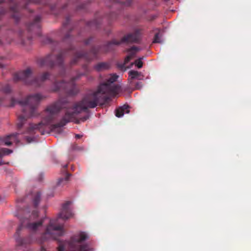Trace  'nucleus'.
I'll return each instance as SVG.
<instances>
[{
	"label": "nucleus",
	"mask_w": 251,
	"mask_h": 251,
	"mask_svg": "<svg viewBox=\"0 0 251 251\" xmlns=\"http://www.w3.org/2000/svg\"><path fill=\"white\" fill-rule=\"evenodd\" d=\"M92 39H93V38L90 37H89V38L86 39L85 41H84V44L85 45H89L91 42L92 41Z\"/></svg>",
	"instance_id": "obj_30"
},
{
	"label": "nucleus",
	"mask_w": 251,
	"mask_h": 251,
	"mask_svg": "<svg viewBox=\"0 0 251 251\" xmlns=\"http://www.w3.org/2000/svg\"><path fill=\"white\" fill-rule=\"evenodd\" d=\"M82 68L84 72L82 73L77 71L75 76L72 77L68 82L64 80L60 81L55 80L51 87V91L54 92H62L68 96L76 95L78 93V89L75 83V81L79 79L83 75H87L90 72L87 65H83Z\"/></svg>",
	"instance_id": "obj_5"
},
{
	"label": "nucleus",
	"mask_w": 251,
	"mask_h": 251,
	"mask_svg": "<svg viewBox=\"0 0 251 251\" xmlns=\"http://www.w3.org/2000/svg\"><path fill=\"white\" fill-rule=\"evenodd\" d=\"M18 133H13L6 136L5 137L1 138L0 140V145H5L9 146L12 144V141L16 139Z\"/></svg>",
	"instance_id": "obj_15"
},
{
	"label": "nucleus",
	"mask_w": 251,
	"mask_h": 251,
	"mask_svg": "<svg viewBox=\"0 0 251 251\" xmlns=\"http://www.w3.org/2000/svg\"><path fill=\"white\" fill-rule=\"evenodd\" d=\"M19 35L21 38L22 40V44L24 45H25L27 44L28 43H26V42L23 38V31L22 30H20L19 32Z\"/></svg>",
	"instance_id": "obj_28"
},
{
	"label": "nucleus",
	"mask_w": 251,
	"mask_h": 251,
	"mask_svg": "<svg viewBox=\"0 0 251 251\" xmlns=\"http://www.w3.org/2000/svg\"><path fill=\"white\" fill-rule=\"evenodd\" d=\"M129 108V106L126 104L118 107L116 109L115 115L120 118L123 116L125 113H129L130 111Z\"/></svg>",
	"instance_id": "obj_16"
},
{
	"label": "nucleus",
	"mask_w": 251,
	"mask_h": 251,
	"mask_svg": "<svg viewBox=\"0 0 251 251\" xmlns=\"http://www.w3.org/2000/svg\"><path fill=\"white\" fill-rule=\"evenodd\" d=\"M30 40H31V38H30V37H28L27 38V41L29 42V43H30Z\"/></svg>",
	"instance_id": "obj_37"
},
{
	"label": "nucleus",
	"mask_w": 251,
	"mask_h": 251,
	"mask_svg": "<svg viewBox=\"0 0 251 251\" xmlns=\"http://www.w3.org/2000/svg\"><path fill=\"white\" fill-rule=\"evenodd\" d=\"M142 59L143 58H140L135 61L134 64L138 68H141L143 66Z\"/></svg>",
	"instance_id": "obj_25"
},
{
	"label": "nucleus",
	"mask_w": 251,
	"mask_h": 251,
	"mask_svg": "<svg viewBox=\"0 0 251 251\" xmlns=\"http://www.w3.org/2000/svg\"><path fill=\"white\" fill-rule=\"evenodd\" d=\"M1 91L5 94H9L11 92V86L9 84H5L2 87Z\"/></svg>",
	"instance_id": "obj_24"
},
{
	"label": "nucleus",
	"mask_w": 251,
	"mask_h": 251,
	"mask_svg": "<svg viewBox=\"0 0 251 251\" xmlns=\"http://www.w3.org/2000/svg\"><path fill=\"white\" fill-rule=\"evenodd\" d=\"M71 203V202L70 201L64 203L62 205L61 212L58 214V217L55 219L50 220L45 232L41 235V239L38 240L39 243L42 244L48 239H56L57 237L63 235L64 225L59 223L58 221L59 219L66 220L73 217V214L69 208Z\"/></svg>",
	"instance_id": "obj_4"
},
{
	"label": "nucleus",
	"mask_w": 251,
	"mask_h": 251,
	"mask_svg": "<svg viewBox=\"0 0 251 251\" xmlns=\"http://www.w3.org/2000/svg\"><path fill=\"white\" fill-rule=\"evenodd\" d=\"M68 166L67 164H66L63 167V170L62 171V173L64 174L63 177H60L58 179V180L57 182V186H63L66 185L69 181V177L71 176V174L67 172L66 171V169Z\"/></svg>",
	"instance_id": "obj_13"
},
{
	"label": "nucleus",
	"mask_w": 251,
	"mask_h": 251,
	"mask_svg": "<svg viewBox=\"0 0 251 251\" xmlns=\"http://www.w3.org/2000/svg\"><path fill=\"white\" fill-rule=\"evenodd\" d=\"M6 12L5 9L0 6V19H1L2 15Z\"/></svg>",
	"instance_id": "obj_31"
},
{
	"label": "nucleus",
	"mask_w": 251,
	"mask_h": 251,
	"mask_svg": "<svg viewBox=\"0 0 251 251\" xmlns=\"http://www.w3.org/2000/svg\"><path fill=\"white\" fill-rule=\"evenodd\" d=\"M31 70L27 68L25 70L15 73L13 76L14 81L17 82L23 81L25 83L31 85L35 87H39L50 76V74L48 72H45L41 75L33 78L31 75Z\"/></svg>",
	"instance_id": "obj_7"
},
{
	"label": "nucleus",
	"mask_w": 251,
	"mask_h": 251,
	"mask_svg": "<svg viewBox=\"0 0 251 251\" xmlns=\"http://www.w3.org/2000/svg\"><path fill=\"white\" fill-rule=\"evenodd\" d=\"M100 24V20L98 19H94L93 21H90L89 22H88V25L91 27H95L96 28H98Z\"/></svg>",
	"instance_id": "obj_23"
},
{
	"label": "nucleus",
	"mask_w": 251,
	"mask_h": 251,
	"mask_svg": "<svg viewBox=\"0 0 251 251\" xmlns=\"http://www.w3.org/2000/svg\"><path fill=\"white\" fill-rule=\"evenodd\" d=\"M140 50V49L139 48L135 46H133L128 49L127 51L129 52V54L125 58L124 63L125 64L128 63L134 56L136 52L139 51Z\"/></svg>",
	"instance_id": "obj_17"
},
{
	"label": "nucleus",
	"mask_w": 251,
	"mask_h": 251,
	"mask_svg": "<svg viewBox=\"0 0 251 251\" xmlns=\"http://www.w3.org/2000/svg\"><path fill=\"white\" fill-rule=\"evenodd\" d=\"M118 14L116 12H111L106 15L104 18L106 19L109 22L113 21L117 18Z\"/></svg>",
	"instance_id": "obj_20"
},
{
	"label": "nucleus",
	"mask_w": 251,
	"mask_h": 251,
	"mask_svg": "<svg viewBox=\"0 0 251 251\" xmlns=\"http://www.w3.org/2000/svg\"><path fill=\"white\" fill-rule=\"evenodd\" d=\"M140 40V34L139 31H136L133 33H128L125 35L121 40L118 41L113 39L108 42L104 46L105 52H108L114 50V46H119L122 43H137Z\"/></svg>",
	"instance_id": "obj_10"
},
{
	"label": "nucleus",
	"mask_w": 251,
	"mask_h": 251,
	"mask_svg": "<svg viewBox=\"0 0 251 251\" xmlns=\"http://www.w3.org/2000/svg\"><path fill=\"white\" fill-rule=\"evenodd\" d=\"M114 3L120 4L124 6H129L132 3V0H109Z\"/></svg>",
	"instance_id": "obj_19"
},
{
	"label": "nucleus",
	"mask_w": 251,
	"mask_h": 251,
	"mask_svg": "<svg viewBox=\"0 0 251 251\" xmlns=\"http://www.w3.org/2000/svg\"><path fill=\"white\" fill-rule=\"evenodd\" d=\"M118 77V76L116 75H111L106 82L100 84L96 91L88 92L81 100L72 105L66 100H59L47 107L43 114V120L41 122L38 124H29L25 133L34 135L37 131L42 135L47 133L46 130L47 126L55 118V115L63 108L66 109V111L62 119L58 123L50 126L52 131L60 133L62 131L61 127L69 122H74L79 124L80 122L86 121L89 118L88 114L79 119L77 118V116L81 112L87 111L88 108H93L99 104L107 102L109 97L117 95L120 91V87L113 83L117 80Z\"/></svg>",
	"instance_id": "obj_1"
},
{
	"label": "nucleus",
	"mask_w": 251,
	"mask_h": 251,
	"mask_svg": "<svg viewBox=\"0 0 251 251\" xmlns=\"http://www.w3.org/2000/svg\"><path fill=\"white\" fill-rule=\"evenodd\" d=\"M75 137L76 138L78 139V138H80V137H81L82 135H80L79 134H75Z\"/></svg>",
	"instance_id": "obj_35"
},
{
	"label": "nucleus",
	"mask_w": 251,
	"mask_h": 251,
	"mask_svg": "<svg viewBox=\"0 0 251 251\" xmlns=\"http://www.w3.org/2000/svg\"><path fill=\"white\" fill-rule=\"evenodd\" d=\"M70 38V35L69 33H67L64 38V41H66Z\"/></svg>",
	"instance_id": "obj_33"
},
{
	"label": "nucleus",
	"mask_w": 251,
	"mask_h": 251,
	"mask_svg": "<svg viewBox=\"0 0 251 251\" xmlns=\"http://www.w3.org/2000/svg\"><path fill=\"white\" fill-rule=\"evenodd\" d=\"M41 251H46V250L43 247H41Z\"/></svg>",
	"instance_id": "obj_36"
},
{
	"label": "nucleus",
	"mask_w": 251,
	"mask_h": 251,
	"mask_svg": "<svg viewBox=\"0 0 251 251\" xmlns=\"http://www.w3.org/2000/svg\"><path fill=\"white\" fill-rule=\"evenodd\" d=\"M4 163L3 162V161L1 160L0 161V165L4 164Z\"/></svg>",
	"instance_id": "obj_38"
},
{
	"label": "nucleus",
	"mask_w": 251,
	"mask_h": 251,
	"mask_svg": "<svg viewBox=\"0 0 251 251\" xmlns=\"http://www.w3.org/2000/svg\"><path fill=\"white\" fill-rule=\"evenodd\" d=\"M159 35V33H157L155 34L153 43H161V40H160Z\"/></svg>",
	"instance_id": "obj_26"
},
{
	"label": "nucleus",
	"mask_w": 251,
	"mask_h": 251,
	"mask_svg": "<svg viewBox=\"0 0 251 251\" xmlns=\"http://www.w3.org/2000/svg\"><path fill=\"white\" fill-rule=\"evenodd\" d=\"M41 17L40 16H37L33 22L27 25L26 27L28 31H31L35 29H39L40 27V22Z\"/></svg>",
	"instance_id": "obj_14"
},
{
	"label": "nucleus",
	"mask_w": 251,
	"mask_h": 251,
	"mask_svg": "<svg viewBox=\"0 0 251 251\" xmlns=\"http://www.w3.org/2000/svg\"><path fill=\"white\" fill-rule=\"evenodd\" d=\"M41 193L38 191H32L28 193L25 198L18 200L21 202H31L34 208L39 205L41 200Z\"/></svg>",
	"instance_id": "obj_11"
},
{
	"label": "nucleus",
	"mask_w": 251,
	"mask_h": 251,
	"mask_svg": "<svg viewBox=\"0 0 251 251\" xmlns=\"http://www.w3.org/2000/svg\"><path fill=\"white\" fill-rule=\"evenodd\" d=\"M141 83L140 82H137L136 85V89H140L141 87Z\"/></svg>",
	"instance_id": "obj_34"
},
{
	"label": "nucleus",
	"mask_w": 251,
	"mask_h": 251,
	"mask_svg": "<svg viewBox=\"0 0 251 251\" xmlns=\"http://www.w3.org/2000/svg\"><path fill=\"white\" fill-rule=\"evenodd\" d=\"M70 21V18L69 17H66V21L63 24V30L67 29V26Z\"/></svg>",
	"instance_id": "obj_27"
},
{
	"label": "nucleus",
	"mask_w": 251,
	"mask_h": 251,
	"mask_svg": "<svg viewBox=\"0 0 251 251\" xmlns=\"http://www.w3.org/2000/svg\"><path fill=\"white\" fill-rule=\"evenodd\" d=\"M85 8V5L83 4L81 5L77 6L78 9H84Z\"/></svg>",
	"instance_id": "obj_32"
},
{
	"label": "nucleus",
	"mask_w": 251,
	"mask_h": 251,
	"mask_svg": "<svg viewBox=\"0 0 251 251\" xmlns=\"http://www.w3.org/2000/svg\"><path fill=\"white\" fill-rule=\"evenodd\" d=\"M44 98L40 94L29 95L25 100H17L12 97L9 104L5 103L4 98H0V106L13 107L18 103L21 106L22 113L18 115L17 124V128L20 129L25 125L28 119L37 115V105L40 100Z\"/></svg>",
	"instance_id": "obj_3"
},
{
	"label": "nucleus",
	"mask_w": 251,
	"mask_h": 251,
	"mask_svg": "<svg viewBox=\"0 0 251 251\" xmlns=\"http://www.w3.org/2000/svg\"><path fill=\"white\" fill-rule=\"evenodd\" d=\"M164 0V1H168L169 0Z\"/></svg>",
	"instance_id": "obj_40"
},
{
	"label": "nucleus",
	"mask_w": 251,
	"mask_h": 251,
	"mask_svg": "<svg viewBox=\"0 0 251 251\" xmlns=\"http://www.w3.org/2000/svg\"><path fill=\"white\" fill-rule=\"evenodd\" d=\"M3 65L0 63V68H3Z\"/></svg>",
	"instance_id": "obj_39"
},
{
	"label": "nucleus",
	"mask_w": 251,
	"mask_h": 251,
	"mask_svg": "<svg viewBox=\"0 0 251 251\" xmlns=\"http://www.w3.org/2000/svg\"><path fill=\"white\" fill-rule=\"evenodd\" d=\"M13 152L12 150L0 147V158L5 155H8Z\"/></svg>",
	"instance_id": "obj_22"
},
{
	"label": "nucleus",
	"mask_w": 251,
	"mask_h": 251,
	"mask_svg": "<svg viewBox=\"0 0 251 251\" xmlns=\"http://www.w3.org/2000/svg\"><path fill=\"white\" fill-rule=\"evenodd\" d=\"M110 66L107 62H100L94 66V69L97 72H101L108 69Z\"/></svg>",
	"instance_id": "obj_18"
},
{
	"label": "nucleus",
	"mask_w": 251,
	"mask_h": 251,
	"mask_svg": "<svg viewBox=\"0 0 251 251\" xmlns=\"http://www.w3.org/2000/svg\"><path fill=\"white\" fill-rule=\"evenodd\" d=\"M34 137L33 136H25V140L26 141L27 143H30L31 142H32V141H34Z\"/></svg>",
	"instance_id": "obj_29"
},
{
	"label": "nucleus",
	"mask_w": 251,
	"mask_h": 251,
	"mask_svg": "<svg viewBox=\"0 0 251 251\" xmlns=\"http://www.w3.org/2000/svg\"><path fill=\"white\" fill-rule=\"evenodd\" d=\"M88 238L87 234L80 232L73 236L64 245H60L57 251H92L87 245H82L83 241Z\"/></svg>",
	"instance_id": "obj_6"
},
{
	"label": "nucleus",
	"mask_w": 251,
	"mask_h": 251,
	"mask_svg": "<svg viewBox=\"0 0 251 251\" xmlns=\"http://www.w3.org/2000/svg\"><path fill=\"white\" fill-rule=\"evenodd\" d=\"M5 0H0V3ZM10 3V9L12 12V16L18 22L20 19L19 11L21 8L26 9L28 12L32 11L29 6L33 4L40 3L42 0H7Z\"/></svg>",
	"instance_id": "obj_8"
},
{
	"label": "nucleus",
	"mask_w": 251,
	"mask_h": 251,
	"mask_svg": "<svg viewBox=\"0 0 251 251\" xmlns=\"http://www.w3.org/2000/svg\"><path fill=\"white\" fill-rule=\"evenodd\" d=\"M20 220L22 222V223L21 225L17 228V231L14 235L16 241L20 245H24L26 244H30L31 242L30 239H28V240L26 241L25 239H22L20 237V232L22 230L23 226H24L23 225L25 223V221H24L23 218H20Z\"/></svg>",
	"instance_id": "obj_12"
},
{
	"label": "nucleus",
	"mask_w": 251,
	"mask_h": 251,
	"mask_svg": "<svg viewBox=\"0 0 251 251\" xmlns=\"http://www.w3.org/2000/svg\"><path fill=\"white\" fill-rule=\"evenodd\" d=\"M99 47L93 46L88 52H83L82 51H78L72 45L65 50L61 51L57 54L54 53V51L47 55L45 57L38 59L37 63L41 67L47 66L52 68L55 65L61 68L59 75L64 77L65 75V68L63 64L64 57L68 55L73 54L74 57L71 61V65L75 64L81 58H84L87 61H91L97 58V55L100 51Z\"/></svg>",
	"instance_id": "obj_2"
},
{
	"label": "nucleus",
	"mask_w": 251,
	"mask_h": 251,
	"mask_svg": "<svg viewBox=\"0 0 251 251\" xmlns=\"http://www.w3.org/2000/svg\"><path fill=\"white\" fill-rule=\"evenodd\" d=\"M128 75L130 79H138L141 73L136 71L131 70L128 72Z\"/></svg>",
	"instance_id": "obj_21"
},
{
	"label": "nucleus",
	"mask_w": 251,
	"mask_h": 251,
	"mask_svg": "<svg viewBox=\"0 0 251 251\" xmlns=\"http://www.w3.org/2000/svg\"><path fill=\"white\" fill-rule=\"evenodd\" d=\"M25 218L26 219L27 222L25 224L26 227L32 232H36L42 226L44 219L41 218L36 221L39 217L38 211L37 210H32L31 214L28 208L24 210Z\"/></svg>",
	"instance_id": "obj_9"
}]
</instances>
